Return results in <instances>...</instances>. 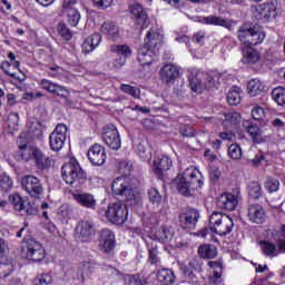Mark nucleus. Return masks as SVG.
I'll list each match as a JSON object with an SVG mask.
<instances>
[{"label":"nucleus","mask_w":285,"mask_h":285,"mask_svg":"<svg viewBox=\"0 0 285 285\" xmlns=\"http://www.w3.org/2000/svg\"><path fill=\"white\" fill-rule=\"evenodd\" d=\"M265 159H266V156L264 155V153L259 151L249 161H250L252 166H254L255 168H259V166H262V164H264Z\"/></svg>","instance_id":"nucleus-63"},{"label":"nucleus","mask_w":285,"mask_h":285,"mask_svg":"<svg viewBox=\"0 0 285 285\" xmlns=\"http://www.w3.org/2000/svg\"><path fill=\"white\" fill-rule=\"evenodd\" d=\"M205 26H222L223 28H230V21L219 17V16H208L202 20Z\"/></svg>","instance_id":"nucleus-35"},{"label":"nucleus","mask_w":285,"mask_h":285,"mask_svg":"<svg viewBox=\"0 0 285 285\" xmlns=\"http://www.w3.org/2000/svg\"><path fill=\"white\" fill-rule=\"evenodd\" d=\"M235 224L233 223V218L229 215H226L220 212H214L209 216V228L216 235L220 237H226V235H230L233 233Z\"/></svg>","instance_id":"nucleus-3"},{"label":"nucleus","mask_w":285,"mask_h":285,"mask_svg":"<svg viewBox=\"0 0 285 285\" xmlns=\"http://www.w3.org/2000/svg\"><path fill=\"white\" fill-rule=\"evenodd\" d=\"M247 217L252 224H264L266 222V209L261 204H249Z\"/></svg>","instance_id":"nucleus-18"},{"label":"nucleus","mask_w":285,"mask_h":285,"mask_svg":"<svg viewBox=\"0 0 285 285\" xmlns=\"http://www.w3.org/2000/svg\"><path fill=\"white\" fill-rule=\"evenodd\" d=\"M106 217L111 224H126L128 220V206L121 202L109 204L106 210Z\"/></svg>","instance_id":"nucleus-7"},{"label":"nucleus","mask_w":285,"mask_h":285,"mask_svg":"<svg viewBox=\"0 0 285 285\" xmlns=\"http://www.w3.org/2000/svg\"><path fill=\"white\" fill-rule=\"evenodd\" d=\"M39 153V148L32 145H19V149L17 151V157L20 161H35L37 155Z\"/></svg>","instance_id":"nucleus-23"},{"label":"nucleus","mask_w":285,"mask_h":285,"mask_svg":"<svg viewBox=\"0 0 285 285\" xmlns=\"http://www.w3.org/2000/svg\"><path fill=\"white\" fill-rule=\"evenodd\" d=\"M111 190L114 195H119L120 197H125L127 202H131V205L141 202V197L139 194H135L132 185H130V179L127 177L116 178L111 184Z\"/></svg>","instance_id":"nucleus-5"},{"label":"nucleus","mask_w":285,"mask_h":285,"mask_svg":"<svg viewBox=\"0 0 285 285\" xmlns=\"http://www.w3.org/2000/svg\"><path fill=\"white\" fill-rule=\"evenodd\" d=\"M213 275L209 277L212 284H222V273H224V263L222 261H209L207 263Z\"/></svg>","instance_id":"nucleus-26"},{"label":"nucleus","mask_w":285,"mask_h":285,"mask_svg":"<svg viewBox=\"0 0 285 285\" xmlns=\"http://www.w3.org/2000/svg\"><path fill=\"white\" fill-rule=\"evenodd\" d=\"M155 224H157V220L155 218H150L149 226L150 230L154 232L153 236L149 238L151 242H161L163 244H166L173 239L175 236V232L173 228L168 226H161L159 229H155Z\"/></svg>","instance_id":"nucleus-12"},{"label":"nucleus","mask_w":285,"mask_h":285,"mask_svg":"<svg viewBox=\"0 0 285 285\" xmlns=\"http://www.w3.org/2000/svg\"><path fill=\"white\" fill-rule=\"evenodd\" d=\"M21 186L30 197L39 199V197L43 195V185H41V180L35 176H24L21 180Z\"/></svg>","instance_id":"nucleus-10"},{"label":"nucleus","mask_w":285,"mask_h":285,"mask_svg":"<svg viewBox=\"0 0 285 285\" xmlns=\"http://www.w3.org/2000/svg\"><path fill=\"white\" fill-rule=\"evenodd\" d=\"M99 43H101V35L94 33L89 36L83 42H82V52L85 55H90L94 50H97L99 48Z\"/></svg>","instance_id":"nucleus-29"},{"label":"nucleus","mask_w":285,"mask_h":285,"mask_svg":"<svg viewBox=\"0 0 285 285\" xmlns=\"http://www.w3.org/2000/svg\"><path fill=\"white\" fill-rule=\"evenodd\" d=\"M202 186H204V176L197 167L193 166L185 169L177 183L178 193L185 197L195 195V190Z\"/></svg>","instance_id":"nucleus-1"},{"label":"nucleus","mask_w":285,"mask_h":285,"mask_svg":"<svg viewBox=\"0 0 285 285\" xmlns=\"http://www.w3.org/2000/svg\"><path fill=\"white\" fill-rule=\"evenodd\" d=\"M0 188L8 193L12 188V178L8 176L7 174H1L0 175Z\"/></svg>","instance_id":"nucleus-53"},{"label":"nucleus","mask_w":285,"mask_h":285,"mask_svg":"<svg viewBox=\"0 0 285 285\" xmlns=\"http://www.w3.org/2000/svg\"><path fill=\"white\" fill-rule=\"evenodd\" d=\"M87 157L92 166H104L106 164V149L99 144L91 146L87 153Z\"/></svg>","instance_id":"nucleus-16"},{"label":"nucleus","mask_w":285,"mask_h":285,"mask_svg":"<svg viewBox=\"0 0 285 285\" xmlns=\"http://www.w3.org/2000/svg\"><path fill=\"white\" fill-rule=\"evenodd\" d=\"M265 188L268 193H277V190H279V180L275 178H267L265 181Z\"/></svg>","instance_id":"nucleus-55"},{"label":"nucleus","mask_w":285,"mask_h":285,"mask_svg":"<svg viewBox=\"0 0 285 285\" xmlns=\"http://www.w3.org/2000/svg\"><path fill=\"white\" fill-rule=\"evenodd\" d=\"M7 124L9 128H11L12 130H17V126H19V114L17 112L10 114L8 117Z\"/></svg>","instance_id":"nucleus-60"},{"label":"nucleus","mask_w":285,"mask_h":285,"mask_svg":"<svg viewBox=\"0 0 285 285\" xmlns=\"http://www.w3.org/2000/svg\"><path fill=\"white\" fill-rule=\"evenodd\" d=\"M99 248L102 253H110L115 248V234L110 229L100 233Z\"/></svg>","instance_id":"nucleus-20"},{"label":"nucleus","mask_w":285,"mask_h":285,"mask_svg":"<svg viewBox=\"0 0 285 285\" xmlns=\"http://www.w3.org/2000/svg\"><path fill=\"white\" fill-rule=\"evenodd\" d=\"M239 200L236 195L233 194H223L217 198L216 206L220 208V210H235Z\"/></svg>","instance_id":"nucleus-19"},{"label":"nucleus","mask_w":285,"mask_h":285,"mask_svg":"<svg viewBox=\"0 0 285 285\" xmlns=\"http://www.w3.org/2000/svg\"><path fill=\"white\" fill-rule=\"evenodd\" d=\"M262 250L266 257H276L277 256V246L275 244L265 240L261 243Z\"/></svg>","instance_id":"nucleus-43"},{"label":"nucleus","mask_w":285,"mask_h":285,"mask_svg":"<svg viewBox=\"0 0 285 285\" xmlns=\"http://www.w3.org/2000/svg\"><path fill=\"white\" fill-rule=\"evenodd\" d=\"M120 90L121 92H125V95H129V97H132V99H139V97L141 96V90L131 85L122 83L120 86Z\"/></svg>","instance_id":"nucleus-44"},{"label":"nucleus","mask_w":285,"mask_h":285,"mask_svg":"<svg viewBox=\"0 0 285 285\" xmlns=\"http://www.w3.org/2000/svg\"><path fill=\"white\" fill-rule=\"evenodd\" d=\"M21 255L29 262H43L46 259V248L35 238L22 242Z\"/></svg>","instance_id":"nucleus-6"},{"label":"nucleus","mask_w":285,"mask_h":285,"mask_svg":"<svg viewBox=\"0 0 285 285\" xmlns=\"http://www.w3.org/2000/svg\"><path fill=\"white\" fill-rule=\"evenodd\" d=\"M157 50L145 45L138 49V61L142 66H150L154 61H157Z\"/></svg>","instance_id":"nucleus-21"},{"label":"nucleus","mask_w":285,"mask_h":285,"mask_svg":"<svg viewBox=\"0 0 285 285\" xmlns=\"http://www.w3.org/2000/svg\"><path fill=\"white\" fill-rule=\"evenodd\" d=\"M131 14L139 30H144V28H148V13H146V10H144V7H141V4L139 3L134 4L131 7Z\"/></svg>","instance_id":"nucleus-22"},{"label":"nucleus","mask_w":285,"mask_h":285,"mask_svg":"<svg viewBox=\"0 0 285 285\" xmlns=\"http://www.w3.org/2000/svg\"><path fill=\"white\" fill-rule=\"evenodd\" d=\"M156 279L164 285L173 284L175 282V273L170 269H160L156 274Z\"/></svg>","instance_id":"nucleus-40"},{"label":"nucleus","mask_w":285,"mask_h":285,"mask_svg":"<svg viewBox=\"0 0 285 285\" xmlns=\"http://www.w3.org/2000/svg\"><path fill=\"white\" fill-rule=\"evenodd\" d=\"M110 51L117 55V58L114 60L115 68H121L126 65V59L131 57L132 50L127 45H112Z\"/></svg>","instance_id":"nucleus-15"},{"label":"nucleus","mask_w":285,"mask_h":285,"mask_svg":"<svg viewBox=\"0 0 285 285\" xmlns=\"http://www.w3.org/2000/svg\"><path fill=\"white\" fill-rule=\"evenodd\" d=\"M148 253H149V264H160L159 252L157 250V242L150 238L146 240Z\"/></svg>","instance_id":"nucleus-37"},{"label":"nucleus","mask_w":285,"mask_h":285,"mask_svg":"<svg viewBox=\"0 0 285 285\" xmlns=\"http://www.w3.org/2000/svg\"><path fill=\"white\" fill-rule=\"evenodd\" d=\"M102 141L111 148V150H119L121 148V138L119 137V131L115 125H107L102 129Z\"/></svg>","instance_id":"nucleus-11"},{"label":"nucleus","mask_w":285,"mask_h":285,"mask_svg":"<svg viewBox=\"0 0 285 285\" xmlns=\"http://www.w3.org/2000/svg\"><path fill=\"white\" fill-rule=\"evenodd\" d=\"M243 128L247 130L249 137H252L255 144H262L264 141V139L262 138V130H259V127H257L256 125H253L250 120H244Z\"/></svg>","instance_id":"nucleus-33"},{"label":"nucleus","mask_w":285,"mask_h":285,"mask_svg":"<svg viewBox=\"0 0 285 285\" xmlns=\"http://www.w3.org/2000/svg\"><path fill=\"white\" fill-rule=\"evenodd\" d=\"M68 139V126L58 124L55 130L49 135V146L53 153H59L66 146Z\"/></svg>","instance_id":"nucleus-9"},{"label":"nucleus","mask_w":285,"mask_h":285,"mask_svg":"<svg viewBox=\"0 0 285 285\" xmlns=\"http://www.w3.org/2000/svg\"><path fill=\"white\" fill-rule=\"evenodd\" d=\"M173 168V159L166 155L157 156L154 159L153 170L156 175H161L165 170H170Z\"/></svg>","instance_id":"nucleus-25"},{"label":"nucleus","mask_w":285,"mask_h":285,"mask_svg":"<svg viewBox=\"0 0 285 285\" xmlns=\"http://www.w3.org/2000/svg\"><path fill=\"white\" fill-rule=\"evenodd\" d=\"M100 32L107 37V39H119V27L115 22H104L100 27Z\"/></svg>","instance_id":"nucleus-31"},{"label":"nucleus","mask_w":285,"mask_h":285,"mask_svg":"<svg viewBox=\"0 0 285 285\" xmlns=\"http://www.w3.org/2000/svg\"><path fill=\"white\" fill-rule=\"evenodd\" d=\"M255 17L263 21H272L277 17V6L273 2L262 3L255 8Z\"/></svg>","instance_id":"nucleus-14"},{"label":"nucleus","mask_w":285,"mask_h":285,"mask_svg":"<svg viewBox=\"0 0 285 285\" xmlns=\"http://www.w3.org/2000/svg\"><path fill=\"white\" fill-rule=\"evenodd\" d=\"M242 102V88L233 86L227 94V104L238 106Z\"/></svg>","instance_id":"nucleus-38"},{"label":"nucleus","mask_w":285,"mask_h":285,"mask_svg":"<svg viewBox=\"0 0 285 285\" xmlns=\"http://www.w3.org/2000/svg\"><path fill=\"white\" fill-rule=\"evenodd\" d=\"M95 268H97V263L94 261L80 263L77 271V279H80L81 284H83L86 282V277H88L90 273H95Z\"/></svg>","instance_id":"nucleus-28"},{"label":"nucleus","mask_w":285,"mask_h":285,"mask_svg":"<svg viewBox=\"0 0 285 285\" xmlns=\"http://www.w3.org/2000/svg\"><path fill=\"white\" fill-rule=\"evenodd\" d=\"M49 77H53V79H60V81H63L66 79V71L59 66L56 67H49L47 70Z\"/></svg>","instance_id":"nucleus-48"},{"label":"nucleus","mask_w":285,"mask_h":285,"mask_svg":"<svg viewBox=\"0 0 285 285\" xmlns=\"http://www.w3.org/2000/svg\"><path fill=\"white\" fill-rule=\"evenodd\" d=\"M179 67L173 63H167L160 69V79L166 83H170L179 77Z\"/></svg>","instance_id":"nucleus-24"},{"label":"nucleus","mask_w":285,"mask_h":285,"mask_svg":"<svg viewBox=\"0 0 285 285\" xmlns=\"http://www.w3.org/2000/svg\"><path fill=\"white\" fill-rule=\"evenodd\" d=\"M242 122V115L237 111L226 115V119L224 121L225 126H237V124Z\"/></svg>","instance_id":"nucleus-49"},{"label":"nucleus","mask_w":285,"mask_h":285,"mask_svg":"<svg viewBox=\"0 0 285 285\" xmlns=\"http://www.w3.org/2000/svg\"><path fill=\"white\" fill-rule=\"evenodd\" d=\"M247 91L250 97H257V95H262V92H264V82L259 79H252L247 83Z\"/></svg>","instance_id":"nucleus-39"},{"label":"nucleus","mask_w":285,"mask_h":285,"mask_svg":"<svg viewBox=\"0 0 285 285\" xmlns=\"http://www.w3.org/2000/svg\"><path fill=\"white\" fill-rule=\"evenodd\" d=\"M198 255L203 259H215L217 257V247L210 244H204L198 247Z\"/></svg>","instance_id":"nucleus-34"},{"label":"nucleus","mask_w":285,"mask_h":285,"mask_svg":"<svg viewBox=\"0 0 285 285\" xmlns=\"http://www.w3.org/2000/svg\"><path fill=\"white\" fill-rule=\"evenodd\" d=\"M189 75V87L193 92H197L202 95L204 90H210V88H215V78L210 77L208 73H204V71L191 68L188 70Z\"/></svg>","instance_id":"nucleus-2"},{"label":"nucleus","mask_w":285,"mask_h":285,"mask_svg":"<svg viewBox=\"0 0 285 285\" xmlns=\"http://www.w3.org/2000/svg\"><path fill=\"white\" fill-rule=\"evenodd\" d=\"M266 112L264 111V108L256 106L252 109V117L256 121H262L264 119Z\"/></svg>","instance_id":"nucleus-61"},{"label":"nucleus","mask_w":285,"mask_h":285,"mask_svg":"<svg viewBox=\"0 0 285 285\" xmlns=\"http://www.w3.org/2000/svg\"><path fill=\"white\" fill-rule=\"evenodd\" d=\"M272 98L278 106H284L285 104V88L284 87H276L272 91Z\"/></svg>","instance_id":"nucleus-46"},{"label":"nucleus","mask_w":285,"mask_h":285,"mask_svg":"<svg viewBox=\"0 0 285 285\" xmlns=\"http://www.w3.org/2000/svg\"><path fill=\"white\" fill-rule=\"evenodd\" d=\"M39 213V209L32 204L28 203L27 205H23V210L20 212L21 215H29V216H35Z\"/></svg>","instance_id":"nucleus-59"},{"label":"nucleus","mask_w":285,"mask_h":285,"mask_svg":"<svg viewBox=\"0 0 285 285\" xmlns=\"http://www.w3.org/2000/svg\"><path fill=\"white\" fill-rule=\"evenodd\" d=\"M33 285H52V276L50 274H40L35 278Z\"/></svg>","instance_id":"nucleus-51"},{"label":"nucleus","mask_w":285,"mask_h":285,"mask_svg":"<svg viewBox=\"0 0 285 285\" xmlns=\"http://www.w3.org/2000/svg\"><path fill=\"white\" fill-rule=\"evenodd\" d=\"M73 199L77 200L80 206H83L85 208H97V199H95V196L88 193L82 194H75Z\"/></svg>","instance_id":"nucleus-30"},{"label":"nucleus","mask_w":285,"mask_h":285,"mask_svg":"<svg viewBox=\"0 0 285 285\" xmlns=\"http://www.w3.org/2000/svg\"><path fill=\"white\" fill-rule=\"evenodd\" d=\"M127 285H147L146 278L139 275H129L126 277Z\"/></svg>","instance_id":"nucleus-52"},{"label":"nucleus","mask_w":285,"mask_h":285,"mask_svg":"<svg viewBox=\"0 0 285 285\" xmlns=\"http://www.w3.org/2000/svg\"><path fill=\"white\" fill-rule=\"evenodd\" d=\"M67 14V21L69 26L72 28H77L79 26V21H81V13L76 8L63 9Z\"/></svg>","instance_id":"nucleus-41"},{"label":"nucleus","mask_w":285,"mask_h":285,"mask_svg":"<svg viewBox=\"0 0 285 285\" xmlns=\"http://www.w3.org/2000/svg\"><path fill=\"white\" fill-rule=\"evenodd\" d=\"M76 233L79 235L80 242H88L92 237V233H95L92 223L88 220L80 222L76 227Z\"/></svg>","instance_id":"nucleus-27"},{"label":"nucleus","mask_w":285,"mask_h":285,"mask_svg":"<svg viewBox=\"0 0 285 285\" xmlns=\"http://www.w3.org/2000/svg\"><path fill=\"white\" fill-rule=\"evenodd\" d=\"M248 195L252 199H259L262 197V185L257 181H252L247 186Z\"/></svg>","instance_id":"nucleus-45"},{"label":"nucleus","mask_w":285,"mask_h":285,"mask_svg":"<svg viewBox=\"0 0 285 285\" xmlns=\"http://www.w3.org/2000/svg\"><path fill=\"white\" fill-rule=\"evenodd\" d=\"M243 56L245 63H257L259 61V51L253 49V47H244Z\"/></svg>","instance_id":"nucleus-42"},{"label":"nucleus","mask_w":285,"mask_h":285,"mask_svg":"<svg viewBox=\"0 0 285 285\" xmlns=\"http://www.w3.org/2000/svg\"><path fill=\"white\" fill-rule=\"evenodd\" d=\"M148 195L151 204H155L156 206H159V204H161V194H159V190H157V188H150Z\"/></svg>","instance_id":"nucleus-57"},{"label":"nucleus","mask_w":285,"mask_h":285,"mask_svg":"<svg viewBox=\"0 0 285 285\" xmlns=\"http://www.w3.org/2000/svg\"><path fill=\"white\" fill-rule=\"evenodd\" d=\"M1 68L6 75H9V77H12L13 79H17V81H24L26 77H19L17 76V70L21 72V69H19V61L9 62L3 61L1 63Z\"/></svg>","instance_id":"nucleus-32"},{"label":"nucleus","mask_w":285,"mask_h":285,"mask_svg":"<svg viewBox=\"0 0 285 285\" xmlns=\"http://www.w3.org/2000/svg\"><path fill=\"white\" fill-rule=\"evenodd\" d=\"M61 175L63 181L69 186H72L76 181H79L83 177V169L79 165L77 159H71L69 163L65 164L61 168Z\"/></svg>","instance_id":"nucleus-8"},{"label":"nucleus","mask_w":285,"mask_h":285,"mask_svg":"<svg viewBox=\"0 0 285 285\" xmlns=\"http://www.w3.org/2000/svg\"><path fill=\"white\" fill-rule=\"evenodd\" d=\"M9 202H11L14 210H17L18 213L22 212L23 210V206L26 205L23 203V198L19 194L10 195L9 196Z\"/></svg>","instance_id":"nucleus-47"},{"label":"nucleus","mask_w":285,"mask_h":285,"mask_svg":"<svg viewBox=\"0 0 285 285\" xmlns=\"http://www.w3.org/2000/svg\"><path fill=\"white\" fill-rule=\"evenodd\" d=\"M137 153L144 161H150V153L146 150V147L141 144L137 146Z\"/></svg>","instance_id":"nucleus-64"},{"label":"nucleus","mask_w":285,"mask_h":285,"mask_svg":"<svg viewBox=\"0 0 285 285\" xmlns=\"http://www.w3.org/2000/svg\"><path fill=\"white\" fill-rule=\"evenodd\" d=\"M238 39L244 48H253L264 42L266 33L259 30L258 27L245 24L238 30Z\"/></svg>","instance_id":"nucleus-4"},{"label":"nucleus","mask_w":285,"mask_h":285,"mask_svg":"<svg viewBox=\"0 0 285 285\" xmlns=\"http://www.w3.org/2000/svg\"><path fill=\"white\" fill-rule=\"evenodd\" d=\"M228 156L232 159H242V147L239 145H230L228 148Z\"/></svg>","instance_id":"nucleus-58"},{"label":"nucleus","mask_w":285,"mask_h":285,"mask_svg":"<svg viewBox=\"0 0 285 285\" xmlns=\"http://www.w3.org/2000/svg\"><path fill=\"white\" fill-rule=\"evenodd\" d=\"M164 43V31L159 28H151L145 38V46L159 52V47Z\"/></svg>","instance_id":"nucleus-17"},{"label":"nucleus","mask_w":285,"mask_h":285,"mask_svg":"<svg viewBox=\"0 0 285 285\" xmlns=\"http://www.w3.org/2000/svg\"><path fill=\"white\" fill-rule=\"evenodd\" d=\"M119 173H121L125 176L130 175V173L134 170L132 161L130 160H121L119 163Z\"/></svg>","instance_id":"nucleus-54"},{"label":"nucleus","mask_w":285,"mask_h":285,"mask_svg":"<svg viewBox=\"0 0 285 285\" xmlns=\"http://www.w3.org/2000/svg\"><path fill=\"white\" fill-rule=\"evenodd\" d=\"M51 95H56L57 97H61L62 99H68V97H70V91L68 90V88L56 83Z\"/></svg>","instance_id":"nucleus-50"},{"label":"nucleus","mask_w":285,"mask_h":285,"mask_svg":"<svg viewBox=\"0 0 285 285\" xmlns=\"http://www.w3.org/2000/svg\"><path fill=\"white\" fill-rule=\"evenodd\" d=\"M58 33L66 41H70V39H72V31H70V29H68V27L63 23L58 24Z\"/></svg>","instance_id":"nucleus-56"},{"label":"nucleus","mask_w":285,"mask_h":285,"mask_svg":"<svg viewBox=\"0 0 285 285\" xmlns=\"http://www.w3.org/2000/svg\"><path fill=\"white\" fill-rule=\"evenodd\" d=\"M178 219L183 228L193 230V228H196L197 223L199 222V212L195 208H187L180 213Z\"/></svg>","instance_id":"nucleus-13"},{"label":"nucleus","mask_w":285,"mask_h":285,"mask_svg":"<svg viewBox=\"0 0 285 285\" xmlns=\"http://www.w3.org/2000/svg\"><path fill=\"white\" fill-rule=\"evenodd\" d=\"M38 83H39V86H41V88L43 90H47V92H50L51 95L55 90V86L57 85L48 79H41L38 81Z\"/></svg>","instance_id":"nucleus-62"},{"label":"nucleus","mask_w":285,"mask_h":285,"mask_svg":"<svg viewBox=\"0 0 285 285\" xmlns=\"http://www.w3.org/2000/svg\"><path fill=\"white\" fill-rule=\"evenodd\" d=\"M36 163V166L39 170H48L50 166H52V159L41 151V149L38 150V154L36 155V158L33 160Z\"/></svg>","instance_id":"nucleus-36"}]
</instances>
